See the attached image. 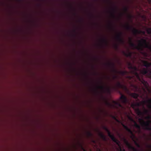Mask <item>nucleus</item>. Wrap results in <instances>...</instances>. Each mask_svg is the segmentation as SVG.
<instances>
[{
    "label": "nucleus",
    "instance_id": "1",
    "mask_svg": "<svg viewBox=\"0 0 151 151\" xmlns=\"http://www.w3.org/2000/svg\"><path fill=\"white\" fill-rule=\"evenodd\" d=\"M130 45L131 47H132L133 49H136L138 50L142 51L143 50V42H142L141 39L139 40V44L138 45H135L134 43L132 42V39L129 38Z\"/></svg>",
    "mask_w": 151,
    "mask_h": 151
},
{
    "label": "nucleus",
    "instance_id": "2",
    "mask_svg": "<svg viewBox=\"0 0 151 151\" xmlns=\"http://www.w3.org/2000/svg\"><path fill=\"white\" fill-rule=\"evenodd\" d=\"M138 120L144 129L151 131V126L150 123V122L151 123V121L145 122L142 118L139 119Z\"/></svg>",
    "mask_w": 151,
    "mask_h": 151
},
{
    "label": "nucleus",
    "instance_id": "3",
    "mask_svg": "<svg viewBox=\"0 0 151 151\" xmlns=\"http://www.w3.org/2000/svg\"><path fill=\"white\" fill-rule=\"evenodd\" d=\"M112 102L113 104H112L109 102L106 101V104L107 105L110 107H113L118 109L119 108H120L122 109H124V107L123 106L119 101H113Z\"/></svg>",
    "mask_w": 151,
    "mask_h": 151
},
{
    "label": "nucleus",
    "instance_id": "4",
    "mask_svg": "<svg viewBox=\"0 0 151 151\" xmlns=\"http://www.w3.org/2000/svg\"><path fill=\"white\" fill-rule=\"evenodd\" d=\"M132 73L136 76L137 79L143 84L146 88L148 87V84L147 82L145 81L142 77L141 78L139 74L137 71H132Z\"/></svg>",
    "mask_w": 151,
    "mask_h": 151
},
{
    "label": "nucleus",
    "instance_id": "5",
    "mask_svg": "<svg viewBox=\"0 0 151 151\" xmlns=\"http://www.w3.org/2000/svg\"><path fill=\"white\" fill-rule=\"evenodd\" d=\"M125 27L127 30L132 29V32L134 35H137L141 33H142L144 34H145V32L144 31L137 29L134 28L133 27L130 26L129 24H127L125 25Z\"/></svg>",
    "mask_w": 151,
    "mask_h": 151
},
{
    "label": "nucleus",
    "instance_id": "6",
    "mask_svg": "<svg viewBox=\"0 0 151 151\" xmlns=\"http://www.w3.org/2000/svg\"><path fill=\"white\" fill-rule=\"evenodd\" d=\"M103 129L105 130L107 132L108 136L111 138V139L117 145H119V142L115 137L112 134L111 132L105 126H103L102 127Z\"/></svg>",
    "mask_w": 151,
    "mask_h": 151
},
{
    "label": "nucleus",
    "instance_id": "7",
    "mask_svg": "<svg viewBox=\"0 0 151 151\" xmlns=\"http://www.w3.org/2000/svg\"><path fill=\"white\" fill-rule=\"evenodd\" d=\"M115 89H117L119 88H122L125 90H127V87L124 85L122 84L120 82H117L116 86L114 87Z\"/></svg>",
    "mask_w": 151,
    "mask_h": 151
},
{
    "label": "nucleus",
    "instance_id": "8",
    "mask_svg": "<svg viewBox=\"0 0 151 151\" xmlns=\"http://www.w3.org/2000/svg\"><path fill=\"white\" fill-rule=\"evenodd\" d=\"M122 33L121 32H119L118 33L116 36V38L117 41L119 42L122 43H123L124 42V41L122 38Z\"/></svg>",
    "mask_w": 151,
    "mask_h": 151
},
{
    "label": "nucleus",
    "instance_id": "9",
    "mask_svg": "<svg viewBox=\"0 0 151 151\" xmlns=\"http://www.w3.org/2000/svg\"><path fill=\"white\" fill-rule=\"evenodd\" d=\"M141 40L143 42V48L144 47L148 48L151 50V46L147 43L146 40L144 39H141Z\"/></svg>",
    "mask_w": 151,
    "mask_h": 151
},
{
    "label": "nucleus",
    "instance_id": "10",
    "mask_svg": "<svg viewBox=\"0 0 151 151\" xmlns=\"http://www.w3.org/2000/svg\"><path fill=\"white\" fill-rule=\"evenodd\" d=\"M121 95L120 99L122 102L124 104H126L128 102V100L127 97L124 95L122 94L121 93H120Z\"/></svg>",
    "mask_w": 151,
    "mask_h": 151
},
{
    "label": "nucleus",
    "instance_id": "11",
    "mask_svg": "<svg viewBox=\"0 0 151 151\" xmlns=\"http://www.w3.org/2000/svg\"><path fill=\"white\" fill-rule=\"evenodd\" d=\"M97 87L98 88L101 89L102 91L105 90L108 93H111V89L109 87H107L105 88L103 86H97Z\"/></svg>",
    "mask_w": 151,
    "mask_h": 151
},
{
    "label": "nucleus",
    "instance_id": "12",
    "mask_svg": "<svg viewBox=\"0 0 151 151\" xmlns=\"http://www.w3.org/2000/svg\"><path fill=\"white\" fill-rule=\"evenodd\" d=\"M122 125L124 128L129 133L132 134L133 137H134V135L133 134V132L127 126L123 124L122 123Z\"/></svg>",
    "mask_w": 151,
    "mask_h": 151
},
{
    "label": "nucleus",
    "instance_id": "13",
    "mask_svg": "<svg viewBox=\"0 0 151 151\" xmlns=\"http://www.w3.org/2000/svg\"><path fill=\"white\" fill-rule=\"evenodd\" d=\"M122 125L124 128L129 133L132 134L133 137H134V135L133 134V132L127 126L123 124L122 123Z\"/></svg>",
    "mask_w": 151,
    "mask_h": 151
},
{
    "label": "nucleus",
    "instance_id": "14",
    "mask_svg": "<svg viewBox=\"0 0 151 151\" xmlns=\"http://www.w3.org/2000/svg\"><path fill=\"white\" fill-rule=\"evenodd\" d=\"M126 144L129 148L131 150L133 151H138L134 147L132 146L128 141L125 140Z\"/></svg>",
    "mask_w": 151,
    "mask_h": 151
},
{
    "label": "nucleus",
    "instance_id": "15",
    "mask_svg": "<svg viewBox=\"0 0 151 151\" xmlns=\"http://www.w3.org/2000/svg\"><path fill=\"white\" fill-rule=\"evenodd\" d=\"M108 65L112 67L113 72L115 73H116L118 72L115 68V65L114 63H108Z\"/></svg>",
    "mask_w": 151,
    "mask_h": 151
},
{
    "label": "nucleus",
    "instance_id": "16",
    "mask_svg": "<svg viewBox=\"0 0 151 151\" xmlns=\"http://www.w3.org/2000/svg\"><path fill=\"white\" fill-rule=\"evenodd\" d=\"M143 65L146 68H149L151 66V63H150L147 61H142Z\"/></svg>",
    "mask_w": 151,
    "mask_h": 151
},
{
    "label": "nucleus",
    "instance_id": "17",
    "mask_svg": "<svg viewBox=\"0 0 151 151\" xmlns=\"http://www.w3.org/2000/svg\"><path fill=\"white\" fill-rule=\"evenodd\" d=\"M130 120L133 122L134 123V127H135L137 128L138 129H139L140 130V126L138 125L136 122H135L132 118H130Z\"/></svg>",
    "mask_w": 151,
    "mask_h": 151
},
{
    "label": "nucleus",
    "instance_id": "18",
    "mask_svg": "<svg viewBox=\"0 0 151 151\" xmlns=\"http://www.w3.org/2000/svg\"><path fill=\"white\" fill-rule=\"evenodd\" d=\"M123 53L127 57H131L132 55V53L130 51H128L127 53L126 52L124 51H123Z\"/></svg>",
    "mask_w": 151,
    "mask_h": 151
},
{
    "label": "nucleus",
    "instance_id": "19",
    "mask_svg": "<svg viewBox=\"0 0 151 151\" xmlns=\"http://www.w3.org/2000/svg\"><path fill=\"white\" fill-rule=\"evenodd\" d=\"M99 136L104 141H106V136L104 135L103 133L101 132H99Z\"/></svg>",
    "mask_w": 151,
    "mask_h": 151
},
{
    "label": "nucleus",
    "instance_id": "20",
    "mask_svg": "<svg viewBox=\"0 0 151 151\" xmlns=\"http://www.w3.org/2000/svg\"><path fill=\"white\" fill-rule=\"evenodd\" d=\"M130 95L135 99H137L139 96V95L138 94L135 93H131Z\"/></svg>",
    "mask_w": 151,
    "mask_h": 151
},
{
    "label": "nucleus",
    "instance_id": "21",
    "mask_svg": "<svg viewBox=\"0 0 151 151\" xmlns=\"http://www.w3.org/2000/svg\"><path fill=\"white\" fill-rule=\"evenodd\" d=\"M148 70L146 68H144L141 71V73L143 75L147 74L148 73Z\"/></svg>",
    "mask_w": 151,
    "mask_h": 151
},
{
    "label": "nucleus",
    "instance_id": "22",
    "mask_svg": "<svg viewBox=\"0 0 151 151\" xmlns=\"http://www.w3.org/2000/svg\"><path fill=\"white\" fill-rule=\"evenodd\" d=\"M136 111L137 114L138 115H141L143 114L142 112L139 110V108L136 109Z\"/></svg>",
    "mask_w": 151,
    "mask_h": 151
},
{
    "label": "nucleus",
    "instance_id": "23",
    "mask_svg": "<svg viewBox=\"0 0 151 151\" xmlns=\"http://www.w3.org/2000/svg\"><path fill=\"white\" fill-rule=\"evenodd\" d=\"M115 12L116 10L115 9H112V12L111 13V16L113 18H115Z\"/></svg>",
    "mask_w": 151,
    "mask_h": 151
},
{
    "label": "nucleus",
    "instance_id": "24",
    "mask_svg": "<svg viewBox=\"0 0 151 151\" xmlns=\"http://www.w3.org/2000/svg\"><path fill=\"white\" fill-rule=\"evenodd\" d=\"M119 74L122 76H124L127 73V72L126 71H122L119 72Z\"/></svg>",
    "mask_w": 151,
    "mask_h": 151
},
{
    "label": "nucleus",
    "instance_id": "25",
    "mask_svg": "<svg viewBox=\"0 0 151 151\" xmlns=\"http://www.w3.org/2000/svg\"><path fill=\"white\" fill-rule=\"evenodd\" d=\"M101 41L106 45L107 44L108 42L106 39L105 38H103L101 40Z\"/></svg>",
    "mask_w": 151,
    "mask_h": 151
},
{
    "label": "nucleus",
    "instance_id": "26",
    "mask_svg": "<svg viewBox=\"0 0 151 151\" xmlns=\"http://www.w3.org/2000/svg\"><path fill=\"white\" fill-rule=\"evenodd\" d=\"M128 68L129 69L132 70L133 67L132 64L130 63L129 62L128 63Z\"/></svg>",
    "mask_w": 151,
    "mask_h": 151
},
{
    "label": "nucleus",
    "instance_id": "27",
    "mask_svg": "<svg viewBox=\"0 0 151 151\" xmlns=\"http://www.w3.org/2000/svg\"><path fill=\"white\" fill-rule=\"evenodd\" d=\"M140 105V104L139 103H137L136 104H132V106L134 108L135 106H139Z\"/></svg>",
    "mask_w": 151,
    "mask_h": 151
},
{
    "label": "nucleus",
    "instance_id": "28",
    "mask_svg": "<svg viewBox=\"0 0 151 151\" xmlns=\"http://www.w3.org/2000/svg\"><path fill=\"white\" fill-rule=\"evenodd\" d=\"M87 135L88 137H91L93 135L92 133L90 132H87Z\"/></svg>",
    "mask_w": 151,
    "mask_h": 151
},
{
    "label": "nucleus",
    "instance_id": "29",
    "mask_svg": "<svg viewBox=\"0 0 151 151\" xmlns=\"http://www.w3.org/2000/svg\"><path fill=\"white\" fill-rule=\"evenodd\" d=\"M146 31L148 34L151 35V28L147 29Z\"/></svg>",
    "mask_w": 151,
    "mask_h": 151
},
{
    "label": "nucleus",
    "instance_id": "30",
    "mask_svg": "<svg viewBox=\"0 0 151 151\" xmlns=\"http://www.w3.org/2000/svg\"><path fill=\"white\" fill-rule=\"evenodd\" d=\"M124 10L125 13H127L128 10V8L127 7H125L124 8Z\"/></svg>",
    "mask_w": 151,
    "mask_h": 151
},
{
    "label": "nucleus",
    "instance_id": "31",
    "mask_svg": "<svg viewBox=\"0 0 151 151\" xmlns=\"http://www.w3.org/2000/svg\"><path fill=\"white\" fill-rule=\"evenodd\" d=\"M147 102L148 103L151 104V99H149ZM149 107L151 109V105H149Z\"/></svg>",
    "mask_w": 151,
    "mask_h": 151
},
{
    "label": "nucleus",
    "instance_id": "32",
    "mask_svg": "<svg viewBox=\"0 0 151 151\" xmlns=\"http://www.w3.org/2000/svg\"><path fill=\"white\" fill-rule=\"evenodd\" d=\"M132 70H134L133 71H136L137 70H138V69L136 67L133 66V68Z\"/></svg>",
    "mask_w": 151,
    "mask_h": 151
},
{
    "label": "nucleus",
    "instance_id": "33",
    "mask_svg": "<svg viewBox=\"0 0 151 151\" xmlns=\"http://www.w3.org/2000/svg\"><path fill=\"white\" fill-rule=\"evenodd\" d=\"M134 88L136 90H138L139 91L141 92V91L140 90V88H138V87L137 86H135Z\"/></svg>",
    "mask_w": 151,
    "mask_h": 151
},
{
    "label": "nucleus",
    "instance_id": "34",
    "mask_svg": "<svg viewBox=\"0 0 151 151\" xmlns=\"http://www.w3.org/2000/svg\"><path fill=\"white\" fill-rule=\"evenodd\" d=\"M135 145L138 147H140V146L139 145L138 143L136 141L134 142Z\"/></svg>",
    "mask_w": 151,
    "mask_h": 151
},
{
    "label": "nucleus",
    "instance_id": "35",
    "mask_svg": "<svg viewBox=\"0 0 151 151\" xmlns=\"http://www.w3.org/2000/svg\"><path fill=\"white\" fill-rule=\"evenodd\" d=\"M148 77L151 79V71L148 74Z\"/></svg>",
    "mask_w": 151,
    "mask_h": 151
},
{
    "label": "nucleus",
    "instance_id": "36",
    "mask_svg": "<svg viewBox=\"0 0 151 151\" xmlns=\"http://www.w3.org/2000/svg\"><path fill=\"white\" fill-rule=\"evenodd\" d=\"M80 145L81 147V149L83 151H86L84 149V148H83V146H82V145L81 144H80Z\"/></svg>",
    "mask_w": 151,
    "mask_h": 151
},
{
    "label": "nucleus",
    "instance_id": "37",
    "mask_svg": "<svg viewBox=\"0 0 151 151\" xmlns=\"http://www.w3.org/2000/svg\"><path fill=\"white\" fill-rule=\"evenodd\" d=\"M151 119V116L150 115L147 116L146 117V119Z\"/></svg>",
    "mask_w": 151,
    "mask_h": 151
},
{
    "label": "nucleus",
    "instance_id": "38",
    "mask_svg": "<svg viewBox=\"0 0 151 151\" xmlns=\"http://www.w3.org/2000/svg\"><path fill=\"white\" fill-rule=\"evenodd\" d=\"M118 76L116 75H114L113 77V78L114 79H116L118 78Z\"/></svg>",
    "mask_w": 151,
    "mask_h": 151
},
{
    "label": "nucleus",
    "instance_id": "39",
    "mask_svg": "<svg viewBox=\"0 0 151 151\" xmlns=\"http://www.w3.org/2000/svg\"><path fill=\"white\" fill-rule=\"evenodd\" d=\"M128 17L131 19L132 18V16L130 14H129Z\"/></svg>",
    "mask_w": 151,
    "mask_h": 151
},
{
    "label": "nucleus",
    "instance_id": "40",
    "mask_svg": "<svg viewBox=\"0 0 151 151\" xmlns=\"http://www.w3.org/2000/svg\"><path fill=\"white\" fill-rule=\"evenodd\" d=\"M127 78H129V79H131L132 78V77L130 76H127Z\"/></svg>",
    "mask_w": 151,
    "mask_h": 151
},
{
    "label": "nucleus",
    "instance_id": "41",
    "mask_svg": "<svg viewBox=\"0 0 151 151\" xmlns=\"http://www.w3.org/2000/svg\"><path fill=\"white\" fill-rule=\"evenodd\" d=\"M148 111L147 110H145L144 111V112L145 114H147V113H148Z\"/></svg>",
    "mask_w": 151,
    "mask_h": 151
},
{
    "label": "nucleus",
    "instance_id": "42",
    "mask_svg": "<svg viewBox=\"0 0 151 151\" xmlns=\"http://www.w3.org/2000/svg\"><path fill=\"white\" fill-rule=\"evenodd\" d=\"M118 46L117 45H115V47L116 49H117L118 48Z\"/></svg>",
    "mask_w": 151,
    "mask_h": 151
},
{
    "label": "nucleus",
    "instance_id": "43",
    "mask_svg": "<svg viewBox=\"0 0 151 151\" xmlns=\"http://www.w3.org/2000/svg\"><path fill=\"white\" fill-rule=\"evenodd\" d=\"M120 151H125V150L124 149H123V150H122V149L121 148H120Z\"/></svg>",
    "mask_w": 151,
    "mask_h": 151
},
{
    "label": "nucleus",
    "instance_id": "44",
    "mask_svg": "<svg viewBox=\"0 0 151 151\" xmlns=\"http://www.w3.org/2000/svg\"><path fill=\"white\" fill-rule=\"evenodd\" d=\"M146 102L145 101H142V103L143 104H145L146 103Z\"/></svg>",
    "mask_w": 151,
    "mask_h": 151
},
{
    "label": "nucleus",
    "instance_id": "45",
    "mask_svg": "<svg viewBox=\"0 0 151 151\" xmlns=\"http://www.w3.org/2000/svg\"><path fill=\"white\" fill-rule=\"evenodd\" d=\"M149 147L150 148H151V145H149Z\"/></svg>",
    "mask_w": 151,
    "mask_h": 151
},
{
    "label": "nucleus",
    "instance_id": "46",
    "mask_svg": "<svg viewBox=\"0 0 151 151\" xmlns=\"http://www.w3.org/2000/svg\"><path fill=\"white\" fill-rule=\"evenodd\" d=\"M113 118H114V119H116L115 116H113Z\"/></svg>",
    "mask_w": 151,
    "mask_h": 151
},
{
    "label": "nucleus",
    "instance_id": "47",
    "mask_svg": "<svg viewBox=\"0 0 151 151\" xmlns=\"http://www.w3.org/2000/svg\"><path fill=\"white\" fill-rule=\"evenodd\" d=\"M142 89L144 91H145V89L143 88H142Z\"/></svg>",
    "mask_w": 151,
    "mask_h": 151
},
{
    "label": "nucleus",
    "instance_id": "48",
    "mask_svg": "<svg viewBox=\"0 0 151 151\" xmlns=\"http://www.w3.org/2000/svg\"><path fill=\"white\" fill-rule=\"evenodd\" d=\"M74 31L75 32H76V30H74Z\"/></svg>",
    "mask_w": 151,
    "mask_h": 151
}]
</instances>
